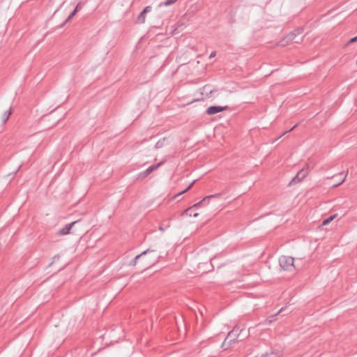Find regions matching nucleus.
Masks as SVG:
<instances>
[{
	"label": "nucleus",
	"instance_id": "nucleus-1",
	"mask_svg": "<svg viewBox=\"0 0 357 357\" xmlns=\"http://www.w3.org/2000/svg\"><path fill=\"white\" fill-rule=\"evenodd\" d=\"M160 256L154 250L147 249L141 254L137 255L130 262V266H136L139 261L143 270H146L156 264L159 260Z\"/></svg>",
	"mask_w": 357,
	"mask_h": 357
},
{
	"label": "nucleus",
	"instance_id": "nucleus-2",
	"mask_svg": "<svg viewBox=\"0 0 357 357\" xmlns=\"http://www.w3.org/2000/svg\"><path fill=\"white\" fill-rule=\"evenodd\" d=\"M248 333L245 331L244 328H240L239 326H235L232 331L228 334L227 337L225 339L222 347H225L226 345L228 347L235 344L237 341H241L246 338Z\"/></svg>",
	"mask_w": 357,
	"mask_h": 357
},
{
	"label": "nucleus",
	"instance_id": "nucleus-3",
	"mask_svg": "<svg viewBox=\"0 0 357 357\" xmlns=\"http://www.w3.org/2000/svg\"><path fill=\"white\" fill-rule=\"evenodd\" d=\"M303 33V29H296L287 35L283 40L279 43V45L285 46L290 42L295 40V43H300L302 41V37H298Z\"/></svg>",
	"mask_w": 357,
	"mask_h": 357
},
{
	"label": "nucleus",
	"instance_id": "nucleus-4",
	"mask_svg": "<svg viewBox=\"0 0 357 357\" xmlns=\"http://www.w3.org/2000/svg\"><path fill=\"white\" fill-rule=\"evenodd\" d=\"M279 264L282 269L284 271H291L296 270L294 264V258L289 256H281L279 258Z\"/></svg>",
	"mask_w": 357,
	"mask_h": 357
},
{
	"label": "nucleus",
	"instance_id": "nucleus-5",
	"mask_svg": "<svg viewBox=\"0 0 357 357\" xmlns=\"http://www.w3.org/2000/svg\"><path fill=\"white\" fill-rule=\"evenodd\" d=\"M218 196H219V194H215V195H211L205 197L202 201L195 204L192 206L189 207L188 208L185 210L183 211V214L192 216L193 213H190V211H192V208H197L199 206L204 204L206 201L209 200L212 197H218Z\"/></svg>",
	"mask_w": 357,
	"mask_h": 357
},
{
	"label": "nucleus",
	"instance_id": "nucleus-6",
	"mask_svg": "<svg viewBox=\"0 0 357 357\" xmlns=\"http://www.w3.org/2000/svg\"><path fill=\"white\" fill-rule=\"evenodd\" d=\"M309 167L307 169H303L297 173V174L291 179L289 182V185L295 184L298 182L301 181L308 174Z\"/></svg>",
	"mask_w": 357,
	"mask_h": 357
},
{
	"label": "nucleus",
	"instance_id": "nucleus-7",
	"mask_svg": "<svg viewBox=\"0 0 357 357\" xmlns=\"http://www.w3.org/2000/svg\"><path fill=\"white\" fill-rule=\"evenodd\" d=\"M228 109L227 106H210L206 109V114L213 115Z\"/></svg>",
	"mask_w": 357,
	"mask_h": 357
},
{
	"label": "nucleus",
	"instance_id": "nucleus-8",
	"mask_svg": "<svg viewBox=\"0 0 357 357\" xmlns=\"http://www.w3.org/2000/svg\"><path fill=\"white\" fill-rule=\"evenodd\" d=\"M163 161L158 163L157 165L150 166L148 169H146L144 172L140 173L139 176L141 178H145L149 174H150L152 172L157 169L160 166H161L163 164Z\"/></svg>",
	"mask_w": 357,
	"mask_h": 357
},
{
	"label": "nucleus",
	"instance_id": "nucleus-9",
	"mask_svg": "<svg viewBox=\"0 0 357 357\" xmlns=\"http://www.w3.org/2000/svg\"><path fill=\"white\" fill-rule=\"evenodd\" d=\"M79 221H74L70 224L66 225L63 229L59 230L58 234L61 236L66 235L70 233V230L72 229L73 226L77 223Z\"/></svg>",
	"mask_w": 357,
	"mask_h": 357
},
{
	"label": "nucleus",
	"instance_id": "nucleus-10",
	"mask_svg": "<svg viewBox=\"0 0 357 357\" xmlns=\"http://www.w3.org/2000/svg\"><path fill=\"white\" fill-rule=\"evenodd\" d=\"M280 353L275 352L274 351H270L269 352H266L264 354H261L256 356L255 357H279Z\"/></svg>",
	"mask_w": 357,
	"mask_h": 357
},
{
	"label": "nucleus",
	"instance_id": "nucleus-11",
	"mask_svg": "<svg viewBox=\"0 0 357 357\" xmlns=\"http://www.w3.org/2000/svg\"><path fill=\"white\" fill-rule=\"evenodd\" d=\"M11 114H12L11 107L3 114L2 121L3 123H5L8 121V119H9V116H10Z\"/></svg>",
	"mask_w": 357,
	"mask_h": 357
},
{
	"label": "nucleus",
	"instance_id": "nucleus-12",
	"mask_svg": "<svg viewBox=\"0 0 357 357\" xmlns=\"http://www.w3.org/2000/svg\"><path fill=\"white\" fill-rule=\"evenodd\" d=\"M178 0H166L164 3H161L159 6H170V5H172L174 4L175 2H176Z\"/></svg>",
	"mask_w": 357,
	"mask_h": 357
},
{
	"label": "nucleus",
	"instance_id": "nucleus-13",
	"mask_svg": "<svg viewBox=\"0 0 357 357\" xmlns=\"http://www.w3.org/2000/svg\"><path fill=\"white\" fill-rule=\"evenodd\" d=\"M137 21L139 23H144L145 22V14L142 11L140 14L137 17Z\"/></svg>",
	"mask_w": 357,
	"mask_h": 357
},
{
	"label": "nucleus",
	"instance_id": "nucleus-14",
	"mask_svg": "<svg viewBox=\"0 0 357 357\" xmlns=\"http://www.w3.org/2000/svg\"><path fill=\"white\" fill-rule=\"evenodd\" d=\"M77 13V10L74 9V10L69 15L68 18L63 22V25L67 23L68 21H70L76 15Z\"/></svg>",
	"mask_w": 357,
	"mask_h": 357
},
{
	"label": "nucleus",
	"instance_id": "nucleus-15",
	"mask_svg": "<svg viewBox=\"0 0 357 357\" xmlns=\"http://www.w3.org/2000/svg\"><path fill=\"white\" fill-rule=\"evenodd\" d=\"M335 218V215H331L328 218H327L326 219H325L323 222H322V225H326L328 224H329Z\"/></svg>",
	"mask_w": 357,
	"mask_h": 357
},
{
	"label": "nucleus",
	"instance_id": "nucleus-16",
	"mask_svg": "<svg viewBox=\"0 0 357 357\" xmlns=\"http://www.w3.org/2000/svg\"><path fill=\"white\" fill-rule=\"evenodd\" d=\"M195 181H193L192 183H191L188 187L187 188H185V190H183V191H181V192L178 193L176 197H178L183 193H185V192H187L188 190H190L191 188V187L193 185Z\"/></svg>",
	"mask_w": 357,
	"mask_h": 357
},
{
	"label": "nucleus",
	"instance_id": "nucleus-17",
	"mask_svg": "<svg viewBox=\"0 0 357 357\" xmlns=\"http://www.w3.org/2000/svg\"><path fill=\"white\" fill-rule=\"evenodd\" d=\"M347 174H348V171L347 172V173H346V174L344 176V177H342V178L340 179V181H339V183H337V184H334V185H333V188H335V187H337V186L340 185V184H342V183L344 181V180H345V178H346V177H347Z\"/></svg>",
	"mask_w": 357,
	"mask_h": 357
},
{
	"label": "nucleus",
	"instance_id": "nucleus-18",
	"mask_svg": "<svg viewBox=\"0 0 357 357\" xmlns=\"http://www.w3.org/2000/svg\"><path fill=\"white\" fill-rule=\"evenodd\" d=\"M165 141V139H162V141L159 140L155 145V149L161 148L163 145V142Z\"/></svg>",
	"mask_w": 357,
	"mask_h": 357
},
{
	"label": "nucleus",
	"instance_id": "nucleus-19",
	"mask_svg": "<svg viewBox=\"0 0 357 357\" xmlns=\"http://www.w3.org/2000/svg\"><path fill=\"white\" fill-rule=\"evenodd\" d=\"M83 7V5L81 2L78 3L75 8V10H77V12H78L79 10H81Z\"/></svg>",
	"mask_w": 357,
	"mask_h": 357
},
{
	"label": "nucleus",
	"instance_id": "nucleus-20",
	"mask_svg": "<svg viewBox=\"0 0 357 357\" xmlns=\"http://www.w3.org/2000/svg\"><path fill=\"white\" fill-rule=\"evenodd\" d=\"M151 10V6H146V7H145V8H144V10H142V12H143L144 14H146V13H149V12H150Z\"/></svg>",
	"mask_w": 357,
	"mask_h": 357
},
{
	"label": "nucleus",
	"instance_id": "nucleus-21",
	"mask_svg": "<svg viewBox=\"0 0 357 357\" xmlns=\"http://www.w3.org/2000/svg\"><path fill=\"white\" fill-rule=\"evenodd\" d=\"M297 125H298V124H296V125H295V126H294L291 128H290L289 130L284 132H283V133H282V134L279 137V138H280V137H281L282 136L284 135H285V134H287V132H290V131L293 130H294V129L297 126Z\"/></svg>",
	"mask_w": 357,
	"mask_h": 357
},
{
	"label": "nucleus",
	"instance_id": "nucleus-22",
	"mask_svg": "<svg viewBox=\"0 0 357 357\" xmlns=\"http://www.w3.org/2000/svg\"><path fill=\"white\" fill-rule=\"evenodd\" d=\"M287 308L286 307H282V308L278 311V312L277 314H275V315H277V314H279V313H281V312H284V311H287Z\"/></svg>",
	"mask_w": 357,
	"mask_h": 357
},
{
	"label": "nucleus",
	"instance_id": "nucleus-23",
	"mask_svg": "<svg viewBox=\"0 0 357 357\" xmlns=\"http://www.w3.org/2000/svg\"><path fill=\"white\" fill-rule=\"evenodd\" d=\"M356 41H357V36L352 38L349 41V43H354V42H356Z\"/></svg>",
	"mask_w": 357,
	"mask_h": 357
},
{
	"label": "nucleus",
	"instance_id": "nucleus-24",
	"mask_svg": "<svg viewBox=\"0 0 357 357\" xmlns=\"http://www.w3.org/2000/svg\"><path fill=\"white\" fill-rule=\"evenodd\" d=\"M216 54V52H212L209 56V58L211 59L213 57H214Z\"/></svg>",
	"mask_w": 357,
	"mask_h": 357
},
{
	"label": "nucleus",
	"instance_id": "nucleus-25",
	"mask_svg": "<svg viewBox=\"0 0 357 357\" xmlns=\"http://www.w3.org/2000/svg\"><path fill=\"white\" fill-rule=\"evenodd\" d=\"M199 215V213H195L192 215L193 217L196 218Z\"/></svg>",
	"mask_w": 357,
	"mask_h": 357
},
{
	"label": "nucleus",
	"instance_id": "nucleus-26",
	"mask_svg": "<svg viewBox=\"0 0 357 357\" xmlns=\"http://www.w3.org/2000/svg\"><path fill=\"white\" fill-rule=\"evenodd\" d=\"M159 229H160V231H163L165 230V229H164V228H163L162 226H160V227H159Z\"/></svg>",
	"mask_w": 357,
	"mask_h": 357
},
{
	"label": "nucleus",
	"instance_id": "nucleus-27",
	"mask_svg": "<svg viewBox=\"0 0 357 357\" xmlns=\"http://www.w3.org/2000/svg\"><path fill=\"white\" fill-rule=\"evenodd\" d=\"M342 175H343V172L339 174V176H342Z\"/></svg>",
	"mask_w": 357,
	"mask_h": 357
},
{
	"label": "nucleus",
	"instance_id": "nucleus-28",
	"mask_svg": "<svg viewBox=\"0 0 357 357\" xmlns=\"http://www.w3.org/2000/svg\"><path fill=\"white\" fill-rule=\"evenodd\" d=\"M356 65H357V61H356Z\"/></svg>",
	"mask_w": 357,
	"mask_h": 357
}]
</instances>
